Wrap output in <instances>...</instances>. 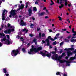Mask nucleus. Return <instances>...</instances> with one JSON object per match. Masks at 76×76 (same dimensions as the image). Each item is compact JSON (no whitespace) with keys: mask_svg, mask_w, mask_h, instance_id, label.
<instances>
[{"mask_svg":"<svg viewBox=\"0 0 76 76\" xmlns=\"http://www.w3.org/2000/svg\"><path fill=\"white\" fill-rule=\"evenodd\" d=\"M54 50L55 51L50 52V53H48V52H47V51H45V53H43L42 51H41L40 54H42V56H43L44 57L47 56V57H50L51 56V55H53V56L52 57V59H53V60H54V59H55L58 61H59L60 63H64V62H66V65L67 66H69L70 64H69V63H71V62L70 61H67L65 60H61V57H62L63 56H66L65 53H63L61 56H59V57H58V55L57 54H56V53L57 51V48H55Z\"/></svg>","mask_w":76,"mask_h":76,"instance_id":"nucleus-1","label":"nucleus"},{"mask_svg":"<svg viewBox=\"0 0 76 76\" xmlns=\"http://www.w3.org/2000/svg\"><path fill=\"white\" fill-rule=\"evenodd\" d=\"M0 38L2 39L1 40V42H3L4 41V44H7V45H10L13 42L11 39H6V37L5 35L3 33H0Z\"/></svg>","mask_w":76,"mask_h":76,"instance_id":"nucleus-2","label":"nucleus"},{"mask_svg":"<svg viewBox=\"0 0 76 76\" xmlns=\"http://www.w3.org/2000/svg\"><path fill=\"white\" fill-rule=\"evenodd\" d=\"M32 48L30 49V51L28 52L29 54H35L36 53L38 52L39 51L41 50L42 49V47H38L37 46V48L36 49L35 46L32 45L31 46Z\"/></svg>","mask_w":76,"mask_h":76,"instance_id":"nucleus-3","label":"nucleus"},{"mask_svg":"<svg viewBox=\"0 0 76 76\" xmlns=\"http://www.w3.org/2000/svg\"><path fill=\"white\" fill-rule=\"evenodd\" d=\"M7 27L8 28H10L8 29L7 30H5L4 31V32L5 34H10L11 33V30L12 32H13L15 31V27L14 26H11L8 23L7 24Z\"/></svg>","mask_w":76,"mask_h":76,"instance_id":"nucleus-4","label":"nucleus"},{"mask_svg":"<svg viewBox=\"0 0 76 76\" xmlns=\"http://www.w3.org/2000/svg\"><path fill=\"white\" fill-rule=\"evenodd\" d=\"M20 50V48H19L18 49L13 50L11 52V55L12 56H16L19 53Z\"/></svg>","mask_w":76,"mask_h":76,"instance_id":"nucleus-5","label":"nucleus"},{"mask_svg":"<svg viewBox=\"0 0 76 76\" xmlns=\"http://www.w3.org/2000/svg\"><path fill=\"white\" fill-rule=\"evenodd\" d=\"M16 10H11L10 12V15L9 16L10 18H12V16H15V15L16 14Z\"/></svg>","mask_w":76,"mask_h":76,"instance_id":"nucleus-6","label":"nucleus"},{"mask_svg":"<svg viewBox=\"0 0 76 76\" xmlns=\"http://www.w3.org/2000/svg\"><path fill=\"white\" fill-rule=\"evenodd\" d=\"M5 12H6L5 14H4V13H5ZM7 11L4 10L3 12V13L2 14V19L3 20H5V18H5V17H4V15H7Z\"/></svg>","mask_w":76,"mask_h":76,"instance_id":"nucleus-7","label":"nucleus"},{"mask_svg":"<svg viewBox=\"0 0 76 76\" xmlns=\"http://www.w3.org/2000/svg\"><path fill=\"white\" fill-rule=\"evenodd\" d=\"M20 22L19 23V24L21 26H25L26 25V23L24 22L23 20L21 19L20 20Z\"/></svg>","mask_w":76,"mask_h":76,"instance_id":"nucleus-8","label":"nucleus"},{"mask_svg":"<svg viewBox=\"0 0 76 76\" xmlns=\"http://www.w3.org/2000/svg\"><path fill=\"white\" fill-rule=\"evenodd\" d=\"M67 54L68 57H70V56H72V54H73V53L69 51H67Z\"/></svg>","mask_w":76,"mask_h":76,"instance_id":"nucleus-9","label":"nucleus"},{"mask_svg":"<svg viewBox=\"0 0 76 76\" xmlns=\"http://www.w3.org/2000/svg\"><path fill=\"white\" fill-rule=\"evenodd\" d=\"M28 12H29V16H31V13H32V9L31 8H30L28 10Z\"/></svg>","mask_w":76,"mask_h":76,"instance_id":"nucleus-10","label":"nucleus"},{"mask_svg":"<svg viewBox=\"0 0 76 76\" xmlns=\"http://www.w3.org/2000/svg\"><path fill=\"white\" fill-rule=\"evenodd\" d=\"M46 42L47 43V45L48 46V45H50V40L48 39H47L45 40Z\"/></svg>","mask_w":76,"mask_h":76,"instance_id":"nucleus-11","label":"nucleus"},{"mask_svg":"<svg viewBox=\"0 0 76 76\" xmlns=\"http://www.w3.org/2000/svg\"><path fill=\"white\" fill-rule=\"evenodd\" d=\"M65 51H68V50H74V48H71L69 49L66 48L64 49Z\"/></svg>","mask_w":76,"mask_h":76,"instance_id":"nucleus-12","label":"nucleus"},{"mask_svg":"<svg viewBox=\"0 0 76 76\" xmlns=\"http://www.w3.org/2000/svg\"><path fill=\"white\" fill-rule=\"evenodd\" d=\"M76 54H75V56L74 57H71L70 58V60H75L76 58Z\"/></svg>","mask_w":76,"mask_h":76,"instance_id":"nucleus-13","label":"nucleus"},{"mask_svg":"<svg viewBox=\"0 0 76 76\" xmlns=\"http://www.w3.org/2000/svg\"><path fill=\"white\" fill-rule=\"evenodd\" d=\"M72 32L74 33L73 35V36H75L76 35V32L74 31V28H73L72 29Z\"/></svg>","mask_w":76,"mask_h":76,"instance_id":"nucleus-14","label":"nucleus"},{"mask_svg":"<svg viewBox=\"0 0 76 76\" xmlns=\"http://www.w3.org/2000/svg\"><path fill=\"white\" fill-rule=\"evenodd\" d=\"M23 32H24V33H27V32L28 31V30H26V28H24L23 30H22Z\"/></svg>","mask_w":76,"mask_h":76,"instance_id":"nucleus-15","label":"nucleus"},{"mask_svg":"<svg viewBox=\"0 0 76 76\" xmlns=\"http://www.w3.org/2000/svg\"><path fill=\"white\" fill-rule=\"evenodd\" d=\"M45 15V12H42L39 14V15L40 16H43V15Z\"/></svg>","mask_w":76,"mask_h":76,"instance_id":"nucleus-16","label":"nucleus"},{"mask_svg":"<svg viewBox=\"0 0 76 76\" xmlns=\"http://www.w3.org/2000/svg\"><path fill=\"white\" fill-rule=\"evenodd\" d=\"M56 75H60V76H61V75H63V74L59 72H57L56 73Z\"/></svg>","mask_w":76,"mask_h":76,"instance_id":"nucleus-17","label":"nucleus"},{"mask_svg":"<svg viewBox=\"0 0 76 76\" xmlns=\"http://www.w3.org/2000/svg\"><path fill=\"white\" fill-rule=\"evenodd\" d=\"M23 7H24V5L23 4H21L19 9H22Z\"/></svg>","mask_w":76,"mask_h":76,"instance_id":"nucleus-18","label":"nucleus"},{"mask_svg":"<svg viewBox=\"0 0 76 76\" xmlns=\"http://www.w3.org/2000/svg\"><path fill=\"white\" fill-rule=\"evenodd\" d=\"M33 42H35L36 45H37V39H36L34 38V39L33 40Z\"/></svg>","mask_w":76,"mask_h":76,"instance_id":"nucleus-19","label":"nucleus"},{"mask_svg":"<svg viewBox=\"0 0 76 76\" xmlns=\"http://www.w3.org/2000/svg\"><path fill=\"white\" fill-rule=\"evenodd\" d=\"M64 1L65 3V5L66 6L67 5L68 1H67V0H65Z\"/></svg>","mask_w":76,"mask_h":76,"instance_id":"nucleus-20","label":"nucleus"},{"mask_svg":"<svg viewBox=\"0 0 76 76\" xmlns=\"http://www.w3.org/2000/svg\"><path fill=\"white\" fill-rule=\"evenodd\" d=\"M20 39L21 40V41L22 42H23V43H24L25 39H23V37H21L20 38Z\"/></svg>","mask_w":76,"mask_h":76,"instance_id":"nucleus-21","label":"nucleus"},{"mask_svg":"<svg viewBox=\"0 0 76 76\" xmlns=\"http://www.w3.org/2000/svg\"><path fill=\"white\" fill-rule=\"evenodd\" d=\"M64 7V5L63 4H61V6H60L59 7V9H61L62 7Z\"/></svg>","mask_w":76,"mask_h":76,"instance_id":"nucleus-22","label":"nucleus"},{"mask_svg":"<svg viewBox=\"0 0 76 76\" xmlns=\"http://www.w3.org/2000/svg\"><path fill=\"white\" fill-rule=\"evenodd\" d=\"M34 26V25L33 24L31 23L30 28H33Z\"/></svg>","mask_w":76,"mask_h":76,"instance_id":"nucleus-23","label":"nucleus"},{"mask_svg":"<svg viewBox=\"0 0 76 76\" xmlns=\"http://www.w3.org/2000/svg\"><path fill=\"white\" fill-rule=\"evenodd\" d=\"M3 72L5 73H7V71H6V69H4L3 70Z\"/></svg>","mask_w":76,"mask_h":76,"instance_id":"nucleus-24","label":"nucleus"},{"mask_svg":"<svg viewBox=\"0 0 76 76\" xmlns=\"http://www.w3.org/2000/svg\"><path fill=\"white\" fill-rule=\"evenodd\" d=\"M33 10H34V11H37V8H36V7H34L33 8Z\"/></svg>","mask_w":76,"mask_h":76,"instance_id":"nucleus-25","label":"nucleus"},{"mask_svg":"<svg viewBox=\"0 0 76 76\" xmlns=\"http://www.w3.org/2000/svg\"><path fill=\"white\" fill-rule=\"evenodd\" d=\"M51 2V4H50L51 6H52V5L54 4V2H53V1L52 0L50 1Z\"/></svg>","mask_w":76,"mask_h":76,"instance_id":"nucleus-26","label":"nucleus"},{"mask_svg":"<svg viewBox=\"0 0 76 76\" xmlns=\"http://www.w3.org/2000/svg\"><path fill=\"white\" fill-rule=\"evenodd\" d=\"M22 50L23 52V53H26V50L24 48H23L22 49Z\"/></svg>","mask_w":76,"mask_h":76,"instance_id":"nucleus-27","label":"nucleus"},{"mask_svg":"<svg viewBox=\"0 0 76 76\" xmlns=\"http://www.w3.org/2000/svg\"><path fill=\"white\" fill-rule=\"evenodd\" d=\"M45 41L44 40H42V44H45Z\"/></svg>","mask_w":76,"mask_h":76,"instance_id":"nucleus-28","label":"nucleus"},{"mask_svg":"<svg viewBox=\"0 0 76 76\" xmlns=\"http://www.w3.org/2000/svg\"><path fill=\"white\" fill-rule=\"evenodd\" d=\"M42 37H45V34L43 33L42 34Z\"/></svg>","mask_w":76,"mask_h":76,"instance_id":"nucleus-29","label":"nucleus"},{"mask_svg":"<svg viewBox=\"0 0 76 76\" xmlns=\"http://www.w3.org/2000/svg\"><path fill=\"white\" fill-rule=\"evenodd\" d=\"M58 18H59V20L61 21L62 20V19H61V18L60 17V16H59L58 17Z\"/></svg>","mask_w":76,"mask_h":76,"instance_id":"nucleus-30","label":"nucleus"},{"mask_svg":"<svg viewBox=\"0 0 76 76\" xmlns=\"http://www.w3.org/2000/svg\"><path fill=\"white\" fill-rule=\"evenodd\" d=\"M71 37H72V36L71 35H69L67 37V38L68 39H70L71 38Z\"/></svg>","mask_w":76,"mask_h":76,"instance_id":"nucleus-31","label":"nucleus"},{"mask_svg":"<svg viewBox=\"0 0 76 76\" xmlns=\"http://www.w3.org/2000/svg\"><path fill=\"white\" fill-rule=\"evenodd\" d=\"M57 44V42L55 41L54 42H53V45H56Z\"/></svg>","mask_w":76,"mask_h":76,"instance_id":"nucleus-32","label":"nucleus"},{"mask_svg":"<svg viewBox=\"0 0 76 76\" xmlns=\"http://www.w3.org/2000/svg\"><path fill=\"white\" fill-rule=\"evenodd\" d=\"M63 53V50H61V51L59 52L58 53L61 54V53Z\"/></svg>","mask_w":76,"mask_h":76,"instance_id":"nucleus-33","label":"nucleus"},{"mask_svg":"<svg viewBox=\"0 0 76 76\" xmlns=\"http://www.w3.org/2000/svg\"><path fill=\"white\" fill-rule=\"evenodd\" d=\"M64 43L63 42H61L60 44V46H61V45H63V43Z\"/></svg>","mask_w":76,"mask_h":76,"instance_id":"nucleus-34","label":"nucleus"},{"mask_svg":"<svg viewBox=\"0 0 76 76\" xmlns=\"http://www.w3.org/2000/svg\"><path fill=\"white\" fill-rule=\"evenodd\" d=\"M6 36L7 37V38L8 39H9L10 38V37L9 36V35H6Z\"/></svg>","mask_w":76,"mask_h":76,"instance_id":"nucleus-35","label":"nucleus"},{"mask_svg":"<svg viewBox=\"0 0 76 76\" xmlns=\"http://www.w3.org/2000/svg\"><path fill=\"white\" fill-rule=\"evenodd\" d=\"M39 37H40V38H41V33H39Z\"/></svg>","mask_w":76,"mask_h":76,"instance_id":"nucleus-36","label":"nucleus"},{"mask_svg":"<svg viewBox=\"0 0 76 76\" xmlns=\"http://www.w3.org/2000/svg\"><path fill=\"white\" fill-rule=\"evenodd\" d=\"M64 40H65V41H66V42H67V41L69 42V40H67V39H64Z\"/></svg>","mask_w":76,"mask_h":76,"instance_id":"nucleus-37","label":"nucleus"},{"mask_svg":"<svg viewBox=\"0 0 76 76\" xmlns=\"http://www.w3.org/2000/svg\"><path fill=\"white\" fill-rule=\"evenodd\" d=\"M60 2H59L60 4H61L62 3V1H63V0H60Z\"/></svg>","mask_w":76,"mask_h":76,"instance_id":"nucleus-38","label":"nucleus"},{"mask_svg":"<svg viewBox=\"0 0 76 76\" xmlns=\"http://www.w3.org/2000/svg\"><path fill=\"white\" fill-rule=\"evenodd\" d=\"M50 40H51V41H54V40H55L54 39H53L52 38H50Z\"/></svg>","mask_w":76,"mask_h":76,"instance_id":"nucleus-39","label":"nucleus"},{"mask_svg":"<svg viewBox=\"0 0 76 76\" xmlns=\"http://www.w3.org/2000/svg\"><path fill=\"white\" fill-rule=\"evenodd\" d=\"M63 76H67V73H64Z\"/></svg>","mask_w":76,"mask_h":76,"instance_id":"nucleus-40","label":"nucleus"},{"mask_svg":"<svg viewBox=\"0 0 76 76\" xmlns=\"http://www.w3.org/2000/svg\"><path fill=\"white\" fill-rule=\"evenodd\" d=\"M48 39H50L51 38V36H50L49 37H48Z\"/></svg>","mask_w":76,"mask_h":76,"instance_id":"nucleus-41","label":"nucleus"},{"mask_svg":"<svg viewBox=\"0 0 76 76\" xmlns=\"http://www.w3.org/2000/svg\"><path fill=\"white\" fill-rule=\"evenodd\" d=\"M46 12L47 14H48L49 13V12H48V10H46Z\"/></svg>","mask_w":76,"mask_h":76,"instance_id":"nucleus-42","label":"nucleus"},{"mask_svg":"<svg viewBox=\"0 0 76 76\" xmlns=\"http://www.w3.org/2000/svg\"><path fill=\"white\" fill-rule=\"evenodd\" d=\"M3 45V44L0 42V47H1Z\"/></svg>","mask_w":76,"mask_h":76,"instance_id":"nucleus-43","label":"nucleus"},{"mask_svg":"<svg viewBox=\"0 0 76 76\" xmlns=\"http://www.w3.org/2000/svg\"><path fill=\"white\" fill-rule=\"evenodd\" d=\"M35 4H38V2L37 1H36L35 2Z\"/></svg>","mask_w":76,"mask_h":76,"instance_id":"nucleus-44","label":"nucleus"},{"mask_svg":"<svg viewBox=\"0 0 76 76\" xmlns=\"http://www.w3.org/2000/svg\"><path fill=\"white\" fill-rule=\"evenodd\" d=\"M53 31H55V32H56V31H57V30H55V28H54L53 29Z\"/></svg>","mask_w":76,"mask_h":76,"instance_id":"nucleus-45","label":"nucleus"},{"mask_svg":"<svg viewBox=\"0 0 76 76\" xmlns=\"http://www.w3.org/2000/svg\"><path fill=\"white\" fill-rule=\"evenodd\" d=\"M29 36H30V37H34V35H32V34H30L29 35Z\"/></svg>","mask_w":76,"mask_h":76,"instance_id":"nucleus-46","label":"nucleus"},{"mask_svg":"<svg viewBox=\"0 0 76 76\" xmlns=\"http://www.w3.org/2000/svg\"><path fill=\"white\" fill-rule=\"evenodd\" d=\"M57 3L58 4H59V3H60V1L59 0H57Z\"/></svg>","mask_w":76,"mask_h":76,"instance_id":"nucleus-47","label":"nucleus"},{"mask_svg":"<svg viewBox=\"0 0 76 76\" xmlns=\"http://www.w3.org/2000/svg\"><path fill=\"white\" fill-rule=\"evenodd\" d=\"M62 31H66V28L62 29Z\"/></svg>","mask_w":76,"mask_h":76,"instance_id":"nucleus-48","label":"nucleus"},{"mask_svg":"<svg viewBox=\"0 0 76 76\" xmlns=\"http://www.w3.org/2000/svg\"><path fill=\"white\" fill-rule=\"evenodd\" d=\"M57 39V37H55L54 38V39Z\"/></svg>","mask_w":76,"mask_h":76,"instance_id":"nucleus-49","label":"nucleus"},{"mask_svg":"<svg viewBox=\"0 0 76 76\" xmlns=\"http://www.w3.org/2000/svg\"><path fill=\"white\" fill-rule=\"evenodd\" d=\"M16 37H17V38H18V39H19V37H20L19 36H17Z\"/></svg>","mask_w":76,"mask_h":76,"instance_id":"nucleus-50","label":"nucleus"},{"mask_svg":"<svg viewBox=\"0 0 76 76\" xmlns=\"http://www.w3.org/2000/svg\"><path fill=\"white\" fill-rule=\"evenodd\" d=\"M48 16H46L45 17V19H48Z\"/></svg>","mask_w":76,"mask_h":76,"instance_id":"nucleus-51","label":"nucleus"},{"mask_svg":"<svg viewBox=\"0 0 76 76\" xmlns=\"http://www.w3.org/2000/svg\"><path fill=\"white\" fill-rule=\"evenodd\" d=\"M37 30L38 31H39V30H40V28H37Z\"/></svg>","mask_w":76,"mask_h":76,"instance_id":"nucleus-52","label":"nucleus"},{"mask_svg":"<svg viewBox=\"0 0 76 76\" xmlns=\"http://www.w3.org/2000/svg\"><path fill=\"white\" fill-rule=\"evenodd\" d=\"M73 53H74V54H75L76 53V49L75 51H73Z\"/></svg>","mask_w":76,"mask_h":76,"instance_id":"nucleus-53","label":"nucleus"},{"mask_svg":"<svg viewBox=\"0 0 76 76\" xmlns=\"http://www.w3.org/2000/svg\"><path fill=\"white\" fill-rule=\"evenodd\" d=\"M60 35L59 33H58L56 34V36H58Z\"/></svg>","mask_w":76,"mask_h":76,"instance_id":"nucleus-54","label":"nucleus"},{"mask_svg":"<svg viewBox=\"0 0 76 76\" xmlns=\"http://www.w3.org/2000/svg\"><path fill=\"white\" fill-rule=\"evenodd\" d=\"M5 75L6 76H8L9 75V74H6Z\"/></svg>","mask_w":76,"mask_h":76,"instance_id":"nucleus-55","label":"nucleus"},{"mask_svg":"<svg viewBox=\"0 0 76 76\" xmlns=\"http://www.w3.org/2000/svg\"><path fill=\"white\" fill-rule=\"evenodd\" d=\"M49 31V32H52V30H51V29H50Z\"/></svg>","mask_w":76,"mask_h":76,"instance_id":"nucleus-56","label":"nucleus"},{"mask_svg":"<svg viewBox=\"0 0 76 76\" xmlns=\"http://www.w3.org/2000/svg\"><path fill=\"white\" fill-rule=\"evenodd\" d=\"M21 33L20 32H19V33H18V35H21Z\"/></svg>","mask_w":76,"mask_h":76,"instance_id":"nucleus-57","label":"nucleus"},{"mask_svg":"<svg viewBox=\"0 0 76 76\" xmlns=\"http://www.w3.org/2000/svg\"><path fill=\"white\" fill-rule=\"evenodd\" d=\"M26 8H28V5H26Z\"/></svg>","mask_w":76,"mask_h":76,"instance_id":"nucleus-58","label":"nucleus"},{"mask_svg":"<svg viewBox=\"0 0 76 76\" xmlns=\"http://www.w3.org/2000/svg\"><path fill=\"white\" fill-rule=\"evenodd\" d=\"M69 28L70 29L71 28H72V26H69Z\"/></svg>","mask_w":76,"mask_h":76,"instance_id":"nucleus-59","label":"nucleus"},{"mask_svg":"<svg viewBox=\"0 0 76 76\" xmlns=\"http://www.w3.org/2000/svg\"><path fill=\"white\" fill-rule=\"evenodd\" d=\"M68 10L69 12H70V9H69V8H68Z\"/></svg>","mask_w":76,"mask_h":76,"instance_id":"nucleus-60","label":"nucleus"},{"mask_svg":"<svg viewBox=\"0 0 76 76\" xmlns=\"http://www.w3.org/2000/svg\"><path fill=\"white\" fill-rule=\"evenodd\" d=\"M20 3H22V1H20Z\"/></svg>","mask_w":76,"mask_h":76,"instance_id":"nucleus-61","label":"nucleus"},{"mask_svg":"<svg viewBox=\"0 0 76 76\" xmlns=\"http://www.w3.org/2000/svg\"><path fill=\"white\" fill-rule=\"evenodd\" d=\"M4 25H1V27L2 28H3V27L4 26Z\"/></svg>","mask_w":76,"mask_h":76,"instance_id":"nucleus-62","label":"nucleus"},{"mask_svg":"<svg viewBox=\"0 0 76 76\" xmlns=\"http://www.w3.org/2000/svg\"><path fill=\"white\" fill-rule=\"evenodd\" d=\"M45 9H46V7H44L43 10H45Z\"/></svg>","mask_w":76,"mask_h":76,"instance_id":"nucleus-63","label":"nucleus"},{"mask_svg":"<svg viewBox=\"0 0 76 76\" xmlns=\"http://www.w3.org/2000/svg\"><path fill=\"white\" fill-rule=\"evenodd\" d=\"M65 58H66V59H67V58H68V57L67 56H66L65 57Z\"/></svg>","mask_w":76,"mask_h":76,"instance_id":"nucleus-64","label":"nucleus"}]
</instances>
